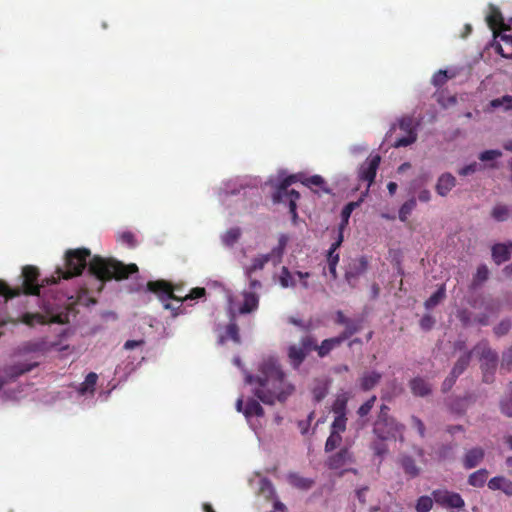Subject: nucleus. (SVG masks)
I'll return each mask as SVG.
<instances>
[{
	"instance_id": "nucleus-1",
	"label": "nucleus",
	"mask_w": 512,
	"mask_h": 512,
	"mask_svg": "<svg viewBox=\"0 0 512 512\" xmlns=\"http://www.w3.org/2000/svg\"><path fill=\"white\" fill-rule=\"evenodd\" d=\"M91 252L87 248L67 250L65 253L64 268L56 269L57 281L60 278L70 279L82 274L88 265L89 272L101 281L111 279L123 280L138 272L136 264H124L115 259H104L98 255L94 256L88 263Z\"/></svg>"
},
{
	"instance_id": "nucleus-2",
	"label": "nucleus",
	"mask_w": 512,
	"mask_h": 512,
	"mask_svg": "<svg viewBox=\"0 0 512 512\" xmlns=\"http://www.w3.org/2000/svg\"><path fill=\"white\" fill-rule=\"evenodd\" d=\"M246 382L258 385L254 395L267 405L284 402L294 391V386L285 380V374L274 358L265 359L259 365L258 374L247 375Z\"/></svg>"
},
{
	"instance_id": "nucleus-3",
	"label": "nucleus",
	"mask_w": 512,
	"mask_h": 512,
	"mask_svg": "<svg viewBox=\"0 0 512 512\" xmlns=\"http://www.w3.org/2000/svg\"><path fill=\"white\" fill-rule=\"evenodd\" d=\"M147 290L154 293L162 302L164 309L171 310L172 316L176 317L182 303L188 299L195 300L205 296L206 290L203 287H195L186 295H177L173 285L165 280L149 281Z\"/></svg>"
},
{
	"instance_id": "nucleus-4",
	"label": "nucleus",
	"mask_w": 512,
	"mask_h": 512,
	"mask_svg": "<svg viewBox=\"0 0 512 512\" xmlns=\"http://www.w3.org/2000/svg\"><path fill=\"white\" fill-rule=\"evenodd\" d=\"M39 269L32 265H26L22 268V285L20 287L11 288L6 282L0 280V296L5 299L25 295H40V289L51 284H56V277H46L39 282Z\"/></svg>"
},
{
	"instance_id": "nucleus-5",
	"label": "nucleus",
	"mask_w": 512,
	"mask_h": 512,
	"mask_svg": "<svg viewBox=\"0 0 512 512\" xmlns=\"http://www.w3.org/2000/svg\"><path fill=\"white\" fill-rule=\"evenodd\" d=\"M297 181L296 175H290L284 178L278 185L276 191L273 194L274 203H284L289 206V213L292 216L293 221L297 218V201L300 198V193L289 187Z\"/></svg>"
},
{
	"instance_id": "nucleus-6",
	"label": "nucleus",
	"mask_w": 512,
	"mask_h": 512,
	"mask_svg": "<svg viewBox=\"0 0 512 512\" xmlns=\"http://www.w3.org/2000/svg\"><path fill=\"white\" fill-rule=\"evenodd\" d=\"M288 238L285 235H281L278 241V245L274 247L270 253L262 254L252 259L251 265L246 268V275L251 278L252 274L258 270H262L265 265L272 261L274 265L281 262L285 247L287 245Z\"/></svg>"
},
{
	"instance_id": "nucleus-7",
	"label": "nucleus",
	"mask_w": 512,
	"mask_h": 512,
	"mask_svg": "<svg viewBox=\"0 0 512 512\" xmlns=\"http://www.w3.org/2000/svg\"><path fill=\"white\" fill-rule=\"evenodd\" d=\"M405 426L399 423L395 418L381 421H374L373 434L378 439L396 440L397 436L403 440Z\"/></svg>"
},
{
	"instance_id": "nucleus-8",
	"label": "nucleus",
	"mask_w": 512,
	"mask_h": 512,
	"mask_svg": "<svg viewBox=\"0 0 512 512\" xmlns=\"http://www.w3.org/2000/svg\"><path fill=\"white\" fill-rule=\"evenodd\" d=\"M313 348H315V338L312 335L302 337L299 345H291L288 348V357L292 367L299 368Z\"/></svg>"
},
{
	"instance_id": "nucleus-9",
	"label": "nucleus",
	"mask_w": 512,
	"mask_h": 512,
	"mask_svg": "<svg viewBox=\"0 0 512 512\" xmlns=\"http://www.w3.org/2000/svg\"><path fill=\"white\" fill-rule=\"evenodd\" d=\"M436 504L446 509L462 510L465 507V501L462 496L446 489H436L432 492Z\"/></svg>"
},
{
	"instance_id": "nucleus-10",
	"label": "nucleus",
	"mask_w": 512,
	"mask_h": 512,
	"mask_svg": "<svg viewBox=\"0 0 512 512\" xmlns=\"http://www.w3.org/2000/svg\"><path fill=\"white\" fill-rule=\"evenodd\" d=\"M472 352L479 356L480 360L482 361V369L487 367V369L495 370L498 361V355L490 348L489 343L486 340L480 341L472 349Z\"/></svg>"
},
{
	"instance_id": "nucleus-11",
	"label": "nucleus",
	"mask_w": 512,
	"mask_h": 512,
	"mask_svg": "<svg viewBox=\"0 0 512 512\" xmlns=\"http://www.w3.org/2000/svg\"><path fill=\"white\" fill-rule=\"evenodd\" d=\"M380 161L381 157L379 155L371 156L359 169L360 180L366 181L368 186H370L375 180Z\"/></svg>"
},
{
	"instance_id": "nucleus-12",
	"label": "nucleus",
	"mask_w": 512,
	"mask_h": 512,
	"mask_svg": "<svg viewBox=\"0 0 512 512\" xmlns=\"http://www.w3.org/2000/svg\"><path fill=\"white\" fill-rule=\"evenodd\" d=\"M368 268V262L365 257H361L345 272V280L350 287L355 288L359 277L366 272Z\"/></svg>"
},
{
	"instance_id": "nucleus-13",
	"label": "nucleus",
	"mask_w": 512,
	"mask_h": 512,
	"mask_svg": "<svg viewBox=\"0 0 512 512\" xmlns=\"http://www.w3.org/2000/svg\"><path fill=\"white\" fill-rule=\"evenodd\" d=\"M399 126L401 130L407 132V136L398 138L394 143V147H406L413 144L417 139V135L412 129V120L410 118H404L400 121Z\"/></svg>"
},
{
	"instance_id": "nucleus-14",
	"label": "nucleus",
	"mask_w": 512,
	"mask_h": 512,
	"mask_svg": "<svg viewBox=\"0 0 512 512\" xmlns=\"http://www.w3.org/2000/svg\"><path fill=\"white\" fill-rule=\"evenodd\" d=\"M485 451L481 447L468 449L462 459L463 467L467 470L477 467L484 459Z\"/></svg>"
},
{
	"instance_id": "nucleus-15",
	"label": "nucleus",
	"mask_w": 512,
	"mask_h": 512,
	"mask_svg": "<svg viewBox=\"0 0 512 512\" xmlns=\"http://www.w3.org/2000/svg\"><path fill=\"white\" fill-rule=\"evenodd\" d=\"M353 461V456L348 448H342L337 453L331 455L327 460L329 469H339Z\"/></svg>"
},
{
	"instance_id": "nucleus-16",
	"label": "nucleus",
	"mask_w": 512,
	"mask_h": 512,
	"mask_svg": "<svg viewBox=\"0 0 512 512\" xmlns=\"http://www.w3.org/2000/svg\"><path fill=\"white\" fill-rule=\"evenodd\" d=\"M492 259L495 264L500 265L508 261L512 254V242L497 243L491 248Z\"/></svg>"
},
{
	"instance_id": "nucleus-17",
	"label": "nucleus",
	"mask_w": 512,
	"mask_h": 512,
	"mask_svg": "<svg viewBox=\"0 0 512 512\" xmlns=\"http://www.w3.org/2000/svg\"><path fill=\"white\" fill-rule=\"evenodd\" d=\"M382 374L378 371H369L363 373L359 379V385L362 391L368 392L375 388L381 381Z\"/></svg>"
},
{
	"instance_id": "nucleus-18",
	"label": "nucleus",
	"mask_w": 512,
	"mask_h": 512,
	"mask_svg": "<svg viewBox=\"0 0 512 512\" xmlns=\"http://www.w3.org/2000/svg\"><path fill=\"white\" fill-rule=\"evenodd\" d=\"M495 38H500L496 51L504 58H512V34L498 33Z\"/></svg>"
},
{
	"instance_id": "nucleus-19",
	"label": "nucleus",
	"mask_w": 512,
	"mask_h": 512,
	"mask_svg": "<svg viewBox=\"0 0 512 512\" xmlns=\"http://www.w3.org/2000/svg\"><path fill=\"white\" fill-rule=\"evenodd\" d=\"M409 387L413 395L418 397L428 396L432 391L431 385L422 377H415L411 379Z\"/></svg>"
},
{
	"instance_id": "nucleus-20",
	"label": "nucleus",
	"mask_w": 512,
	"mask_h": 512,
	"mask_svg": "<svg viewBox=\"0 0 512 512\" xmlns=\"http://www.w3.org/2000/svg\"><path fill=\"white\" fill-rule=\"evenodd\" d=\"M35 365H13L10 367H7L5 372V377L7 379H4V377L0 376V389L3 387V385L7 382V380L16 379L20 375L24 374L25 372L30 371Z\"/></svg>"
},
{
	"instance_id": "nucleus-21",
	"label": "nucleus",
	"mask_w": 512,
	"mask_h": 512,
	"mask_svg": "<svg viewBox=\"0 0 512 512\" xmlns=\"http://www.w3.org/2000/svg\"><path fill=\"white\" fill-rule=\"evenodd\" d=\"M456 185L455 177L450 173L442 174L436 184V192L440 196H446Z\"/></svg>"
},
{
	"instance_id": "nucleus-22",
	"label": "nucleus",
	"mask_w": 512,
	"mask_h": 512,
	"mask_svg": "<svg viewBox=\"0 0 512 512\" xmlns=\"http://www.w3.org/2000/svg\"><path fill=\"white\" fill-rule=\"evenodd\" d=\"M243 304L239 307L240 314H248L257 310L259 305V297L255 292H243Z\"/></svg>"
},
{
	"instance_id": "nucleus-23",
	"label": "nucleus",
	"mask_w": 512,
	"mask_h": 512,
	"mask_svg": "<svg viewBox=\"0 0 512 512\" xmlns=\"http://www.w3.org/2000/svg\"><path fill=\"white\" fill-rule=\"evenodd\" d=\"M53 346L54 344H50L45 338H41L25 342L22 345L21 350L26 353L46 352Z\"/></svg>"
},
{
	"instance_id": "nucleus-24",
	"label": "nucleus",
	"mask_w": 512,
	"mask_h": 512,
	"mask_svg": "<svg viewBox=\"0 0 512 512\" xmlns=\"http://www.w3.org/2000/svg\"><path fill=\"white\" fill-rule=\"evenodd\" d=\"M488 488L491 490H501L507 496H512V481L503 476H496L488 481Z\"/></svg>"
},
{
	"instance_id": "nucleus-25",
	"label": "nucleus",
	"mask_w": 512,
	"mask_h": 512,
	"mask_svg": "<svg viewBox=\"0 0 512 512\" xmlns=\"http://www.w3.org/2000/svg\"><path fill=\"white\" fill-rule=\"evenodd\" d=\"M487 24L493 31L494 35L498 34L497 30H505V24L501 12L492 7L489 15L486 18Z\"/></svg>"
},
{
	"instance_id": "nucleus-26",
	"label": "nucleus",
	"mask_w": 512,
	"mask_h": 512,
	"mask_svg": "<svg viewBox=\"0 0 512 512\" xmlns=\"http://www.w3.org/2000/svg\"><path fill=\"white\" fill-rule=\"evenodd\" d=\"M341 343L337 339V337H332L328 339H324L320 345L317 344L315 340V348L313 351H316L318 356L323 358L326 357L333 349L339 347Z\"/></svg>"
},
{
	"instance_id": "nucleus-27",
	"label": "nucleus",
	"mask_w": 512,
	"mask_h": 512,
	"mask_svg": "<svg viewBox=\"0 0 512 512\" xmlns=\"http://www.w3.org/2000/svg\"><path fill=\"white\" fill-rule=\"evenodd\" d=\"M228 339L235 343H240L239 327L235 322L234 315L231 317L230 322L226 327L225 335L220 337V343H224Z\"/></svg>"
},
{
	"instance_id": "nucleus-28",
	"label": "nucleus",
	"mask_w": 512,
	"mask_h": 512,
	"mask_svg": "<svg viewBox=\"0 0 512 512\" xmlns=\"http://www.w3.org/2000/svg\"><path fill=\"white\" fill-rule=\"evenodd\" d=\"M288 481L292 486L301 490H309L314 485L312 479L302 477L297 473H290L288 475Z\"/></svg>"
},
{
	"instance_id": "nucleus-29",
	"label": "nucleus",
	"mask_w": 512,
	"mask_h": 512,
	"mask_svg": "<svg viewBox=\"0 0 512 512\" xmlns=\"http://www.w3.org/2000/svg\"><path fill=\"white\" fill-rule=\"evenodd\" d=\"M401 466L405 474L410 478H415L420 474V468L417 466L416 461L411 456L402 457Z\"/></svg>"
},
{
	"instance_id": "nucleus-30",
	"label": "nucleus",
	"mask_w": 512,
	"mask_h": 512,
	"mask_svg": "<svg viewBox=\"0 0 512 512\" xmlns=\"http://www.w3.org/2000/svg\"><path fill=\"white\" fill-rule=\"evenodd\" d=\"M488 474L487 469H479L469 475L468 484L473 487H483L488 479Z\"/></svg>"
},
{
	"instance_id": "nucleus-31",
	"label": "nucleus",
	"mask_w": 512,
	"mask_h": 512,
	"mask_svg": "<svg viewBox=\"0 0 512 512\" xmlns=\"http://www.w3.org/2000/svg\"><path fill=\"white\" fill-rule=\"evenodd\" d=\"M243 413L246 418H250L252 416L261 417L264 415V410L257 400L249 399L246 402Z\"/></svg>"
},
{
	"instance_id": "nucleus-32",
	"label": "nucleus",
	"mask_w": 512,
	"mask_h": 512,
	"mask_svg": "<svg viewBox=\"0 0 512 512\" xmlns=\"http://www.w3.org/2000/svg\"><path fill=\"white\" fill-rule=\"evenodd\" d=\"M343 242V235L341 232L338 233L337 239L334 243H332L328 254H327V262L328 265H338L339 262V254L336 253V250L341 246Z\"/></svg>"
},
{
	"instance_id": "nucleus-33",
	"label": "nucleus",
	"mask_w": 512,
	"mask_h": 512,
	"mask_svg": "<svg viewBox=\"0 0 512 512\" xmlns=\"http://www.w3.org/2000/svg\"><path fill=\"white\" fill-rule=\"evenodd\" d=\"M445 286L441 285L424 303L426 309H432L445 298Z\"/></svg>"
},
{
	"instance_id": "nucleus-34",
	"label": "nucleus",
	"mask_w": 512,
	"mask_h": 512,
	"mask_svg": "<svg viewBox=\"0 0 512 512\" xmlns=\"http://www.w3.org/2000/svg\"><path fill=\"white\" fill-rule=\"evenodd\" d=\"M473 354L472 351L465 353L462 355L457 362L455 363L454 367L452 368L453 376H460L468 367L471 355Z\"/></svg>"
},
{
	"instance_id": "nucleus-35",
	"label": "nucleus",
	"mask_w": 512,
	"mask_h": 512,
	"mask_svg": "<svg viewBox=\"0 0 512 512\" xmlns=\"http://www.w3.org/2000/svg\"><path fill=\"white\" fill-rule=\"evenodd\" d=\"M358 206V202H349L344 206L341 211V223L339 225L338 233L341 232L343 234V230L348 224L351 213Z\"/></svg>"
},
{
	"instance_id": "nucleus-36",
	"label": "nucleus",
	"mask_w": 512,
	"mask_h": 512,
	"mask_svg": "<svg viewBox=\"0 0 512 512\" xmlns=\"http://www.w3.org/2000/svg\"><path fill=\"white\" fill-rule=\"evenodd\" d=\"M348 398L342 394L337 396L332 405V412L335 416H346Z\"/></svg>"
},
{
	"instance_id": "nucleus-37",
	"label": "nucleus",
	"mask_w": 512,
	"mask_h": 512,
	"mask_svg": "<svg viewBox=\"0 0 512 512\" xmlns=\"http://www.w3.org/2000/svg\"><path fill=\"white\" fill-rule=\"evenodd\" d=\"M241 230L238 227H233L227 230L222 236V242L224 245L231 247L233 246L240 238Z\"/></svg>"
},
{
	"instance_id": "nucleus-38",
	"label": "nucleus",
	"mask_w": 512,
	"mask_h": 512,
	"mask_svg": "<svg viewBox=\"0 0 512 512\" xmlns=\"http://www.w3.org/2000/svg\"><path fill=\"white\" fill-rule=\"evenodd\" d=\"M500 410L507 417H512V382L508 386L507 395L500 402Z\"/></svg>"
},
{
	"instance_id": "nucleus-39",
	"label": "nucleus",
	"mask_w": 512,
	"mask_h": 512,
	"mask_svg": "<svg viewBox=\"0 0 512 512\" xmlns=\"http://www.w3.org/2000/svg\"><path fill=\"white\" fill-rule=\"evenodd\" d=\"M98 376L94 372H90L86 377L84 382L81 384L79 388V392L81 394H85L87 392H93L95 389V385L97 382Z\"/></svg>"
},
{
	"instance_id": "nucleus-40",
	"label": "nucleus",
	"mask_w": 512,
	"mask_h": 512,
	"mask_svg": "<svg viewBox=\"0 0 512 512\" xmlns=\"http://www.w3.org/2000/svg\"><path fill=\"white\" fill-rule=\"evenodd\" d=\"M279 283L283 288L296 286V281L293 278V275L291 274L289 269L285 266H283L281 269V273L279 276Z\"/></svg>"
},
{
	"instance_id": "nucleus-41",
	"label": "nucleus",
	"mask_w": 512,
	"mask_h": 512,
	"mask_svg": "<svg viewBox=\"0 0 512 512\" xmlns=\"http://www.w3.org/2000/svg\"><path fill=\"white\" fill-rule=\"evenodd\" d=\"M416 207V199L411 198L404 202L399 209V219L405 222Z\"/></svg>"
},
{
	"instance_id": "nucleus-42",
	"label": "nucleus",
	"mask_w": 512,
	"mask_h": 512,
	"mask_svg": "<svg viewBox=\"0 0 512 512\" xmlns=\"http://www.w3.org/2000/svg\"><path fill=\"white\" fill-rule=\"evenodd\" d=\"M21 321L24 324L33 327L35 324H44L45 317L40 313H25L22 315Z\"/></svg>"
},
{
	"instance_id": "nucleus-43",
	"label": "nucleus",
	"mask_w": 512,
	"mask_h": 512,
	"mask_svg": "<svg viewBox=\"0 0 512 512\" xmlns=\"http://www.w3.org/2000/svg\"><path fill=\"white\" fill-rule=\"evenodd\" d=\"M360 329V326L355 323L354 321L350 322L349 324L345 325V330L341 332L337 337L339 342L342 344L344 341L349 339L352 335L357 333Z\"/></svg>"
},
{
	"instance_id": "nucleus-44",
	"label": "nucleus",
	"mask_w": 512,
	"mask_h": 512,
	"mask_svg": "<svg viewBox=\"0 0 512 512\" xmlns=\"http://www.w3.org/2000/svg\"><path fill=\"white\" fill-rule=\"evenodd\" d=\"M302 184L308 188H312L313 186L321 188L324 192L328 193L329 189L325 188V180L320 175H313L311 177L305 178L302 181Z\"/></svg>"
},
{
	"instance_id": "nucleus-45",
	"label": "nucleus",
	"mask_w": 512,
	"mask_h": 512,
	"mask_svg": "<svg viewBox=\"0 0 512 512\" xmlns=\"http://www.w3.org/2000/svg\"><path fill=\"white\" fill-rule=\"evenodd\" d=\"M490 106L492 108L502 107L504 110H512V96L504 95L500 98H495V99L491 100Z\"/></svg>"
},
{
	"instance_id": "nucleus-46",
	"label": "nucleus",
	"mask_w": 512,
	"mask_h": 512,
	"mask_svg": "<svg viewBox=\"0 0 512 512\" xmlns=\"http://www.w3.org/2000/svg\"><path fill=\"white\" fill-rule=\"evenodd\" d=\"M434 499L429 496H421L417 499L415 509L417 512H429L433 507Z\"/></svg>"
},
{
	"instance_id": "nucleus-47",
	"label": "nucleus",
	"mask_w": 512,
	"mask_h": 512,
	"mask_svg": "<svg viewBox=\"0 0 512 512\" xmlns=\"http://www.w3.org/2000/svg\"><path fill=\"white\" fill-rule=\"evenodd\" d=\"M388 440L389 439H378V438H376L371 443V449L373 450L375 455H377L379 457H382L385 454H387L388 447H387L386 441H388Z\"/></svg>"
},
{
	"instance_id": "nucleus-48",
	"label": "nucleus",
	"mask_w": 512,
	"mask_h": 512,
	"mask_svg": "<svg viewBox=\"0 0 512 512\" xmlns=\"http://www.w3.org/2000/svg\"><path fill=\"white\" fill-rule=\"evenodd\" d=\"M377 397L372 395L367 401H365L357 410V415L361 418L366 417L373 409Z\"/></svg>"
},
{
	"instance_id": "nucleus-49",
	"label": "nucleus",
	"mask_w": 512,
	"mask_h": 512,
	"mask_svg": "<svg viewBox=\"0 0 512 512\" xmlns=\"http://www.w3.org/2000/svg\"><path fill=\"white\" fill-rule=\"evenodd\" d=\"M341 441H342L341 434L331 431V433L325 443V451L330 452V451L336 449L340 445Z\"/></svg>"
},
{
	"instance_id": "nucleus-50",
	"label": "nucleus",
	"mask_w": 512,
	"mask_h": 512,
	"mask_svg": "<svg viewBox=\"0 0 512 512\" xmlns=\"http://www.w3.org/2000/svg\"><path fill=\"white\" fill-rule=\"evenodd\" d=\"M489 270L485 264H481L478 266L476 274L473 278V285H478L485 282L488 279Z\"/></svg>"
},
{
	"instance_id": "nucleus-51",
	"label": "nucleus",
	"mask_w": 512,
	"mask_h": 512,
	"mask_svg": "<svg viewBox=\"0 0 512 512\" xmlns=\"http://www.w3.org/2000/svg\"><path fill=\"white\" fill-rule=\"evenodd\" d=\"M347 417L346 416H335L332 424L331 431L341 434L346 430Z\"/></svg>"
},
{
	"instance_id": "nucleus-52",
	"label": "nucleus",
	"mask_w": 512,
	"mask_h": 512,
	"mask_svg": "<svg viewBox=\"0 0 512 512\" xmlns=\"http://www.w3.org/2000/svg\"><path fill=\"white\" fill-rule=\"evenodd\" d=\"M508 216V208L504 205H497L492 210V217L497 221H504Z\"/></svg>"
},
{
	"instance_id": "nucleus-53",
	"label": "nucleus",
	"mask_w": 512,
	"mask_h": 512,
	"mask_svg": "<svg viewBox=\"0 0 512 512\" xmlns=\"http://www.w3.org/2000/svg\"><path fill=\"white\" fill-rule=\"evenodd\" d=\"M511 327L512 324L510 320H502L497 326L494 327V333L498 337L506 335L511 329Z\"/></svg>"
},
{
	"instance_id": "nucleus-54",
	"label": "nucleus",
	"mask_w": 512,
	"mask_h": 512,
	"mask_svg": "<svg viewBox=\"0 0 512 512\" xmlns=\"http://www.w3.org/2000/svg\"><path fill=\"white\" fill-rule=\"evenodd\" d=\"M435 454L438 460H445L451 456L452 446L448 444H442L437 448Z\"/></svg>"
},
{
	"instance_id": "nucleus-55",
	"label": "nucleus",
	"mask_w": 512,
	"mask_h": 512,
	"mask_svg": "<svg viewBox=\"0 0 512 512\" xmlns=\"http://www.w3.org/2000/svg\"><path fill=\"white\" fill-rule=\"evenodd\" d=\"M448 80V75L446 70H439L432 77V83L436 87L443 86Z\"/></svg>"
},
{
	"instance_id": "nucleus-56",
	"label": "nucleus",
	"mask_w": 512,
	"mask_h": 512,
	"mask_svg": "<svg viewBox=\"0 0 512 512\" xmlns=\"http://www.w3.org/2000/svg\"><path fill=\"white\" fill-rule=\"evenodd\" d=\"M119 240L126 244L128 247L133 248L136 246L135 236L130 231H125L119 235Z\"/></svg>"
},
{
	"instance_id": "nucleus-57",
	"label": "nucleus",
	"mask_w": 512,
	"mask_h": 512,
	"mask_svg": "<svg viewBox=\"0 0 512 512\" xmlns=\"http://www.w3.org/2000/svg\"><path fill=\"white\" fill-rule=\"evenodd\" d=\"M502 156V152L500 150H486L482 152L479 156L481 161H490Z\"/></svg>"
},
{
	"instance_id": "nucleus-58",
	"label": "nucleus",
	"mask_w": 512,
	"mask_h": 512,
	"mask_svg": "<svg viewBox=\"0 0 512 512\" xmlns=\"http://www.w3.org/2000/svg\"><path fill=\"white\" fill-rule=\"evenodd\" d=\"M411 422H412V426L418 431L419 435L421 438H424L425 437V425L423 423V421L418 418L417 416H411Z\"/></svg>"
},
{
	"instance_id": "nucleus-59",
	"label": "nucleus",
	"mask_w": 512,
	"mask_h": 512,
	"mask_svg": "<svg viewBox=\"0 0 512 512\" xmlns=\"http://www.w3.org/2000/svg\"><path fill=\"white\" fill-rule=\"evenodd\" d=\"M419 324L423 330L429 331L433 328L435 324V319L431 315L426 314L421 318Z\"/></svg>"
},
{
	"instance_id": "nucleus-60",
	"label": "nucleus",
	"mask_w": 512,
	"mask_h": 512,
	"mask_svg": "<svg viewBox=\"0 0 512 512\" xmlns=\"http://www.w3.org/2000/svg\"><path fill=\"white\" fill-rule=\"evenodd\" d=\"M501 367L507 370L512 369V346L503 353Z\"/></svg>"
},
{
	"instance_id": "nucleus-61",
	"label": "nucleus",
	"mask_w": 512,
	"mask_h": 512,
	"mask_svg": "<svg viewBox=\"0 0 512 512\" xmlns=\"http://www.w3.org/2000/svg\"><path fill=\"white\" fill-rule=\"evenodd\" d=\"M458 377L459 376H453V372L451 371L450 375L442 383V391H449L455 384Z\"/></svg>"
},
{
	"instance_id": "nucleus-62",
	"label": "nucleus",
	"mask_w": 512,
	"mask_h": 512,
	"mask_svg": "<svg viewBox=\"0 0 512 512\" xmlns=\"http://www.w3.org/2000/svg\"><path fill=\"white\" fill-rule=\"evenodd\" d=\"M389 411H390L389 406L382 404L380 406V410L378 412V415H377V418L375 421L392 419L393 417L389 415Z\"/></svg>"
},
{
	"instance_id": "nucleus-63",
	"label": "nucleus",
	"mask_w": 512,
	"mask_h": 512,
	"mask_svg": "<svg viewBox=\"0 0 512 512\" xmlns=\"http://www.w3.org/2000/svg\"><path fill=\"white\" fill-rule=\"evenodd\" d=\"M477 168H478L477 163H471V164L466 165L463 168H461L459 170V174L462 176H467V175H470V174H473L474 172H476Z\"/></svg>"
},
{
	"instance_id": "nucleus-64",
	"label": "nucleus",
	"mask_w": 512,
	"mask_h": 512,
	"mask_svg": "<svg viewBox=\"0 0 512 512\" xmlns=\"http://www.w3.org/2000/svg\"><path fill=\"white\" fill-rule=\"evenodd\" d=\"M458 318L464 326H468L471 323L470 313L467 310L460 311Z\"/></svg>"
}]
</instances>
